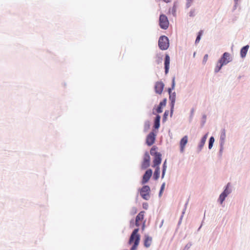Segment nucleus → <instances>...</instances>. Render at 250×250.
I'll return each instance as SVG.
<instances>
[{
	"instance_id": "obj_1",
	"label": "nucleus",
	"mask_w": 250,
	"mask_h": 250,
	"mask_svg": "<svg viewBox=\"0 0 250 250\" xmlns=\"http://www.w3.org/2000/svg\"><path fill=\"white\" fill-rule=\"evenodd\" d=\"M139 229H135L131 234L129 238L128 243L131 245L133 243L130 250H136L139 244L140 240V235L138 233Z\"/></svg>"
},
{
	"instance_id": "obj_2",
	"label": "nucleus",
	"mask_w": 250,
	"mask_h": 250,
	"mask_svg": "<svg viewBox=\"0 0 250 250\" xmlns=\"http://www.w3.org/2000/svg\"><path fill=\"white\" fill-rule=\"evenodd\" d=\"M150 153L152 156H154L152 167H159L162 161V155L160 153L156 151V147L155 146L151 148Z\"/></svg>"
},
{
	"instance_id": "obj_3",
	"label": "nucleus",
	"mask_w": 250,
	"mask_h": 250,
	"mask_svg": "<svg viewBox=\"0 0 250 250\" xmlns=\"http://www.w3.org/2000/svg\"><path fill=\"white\" fill-rule=\"evenodd\" d=\"M145 212L142 211L137 215L135 219V226L139 227L142 224V229L144 230L145 227V221H144V216Z\"/></svg>"
},
{
	"instance_id": "obj_4",
	"label": "nucleus",
	"mask_w": 250,
	"mask_h": 250,
	"mask_svg": "<svg viewBox=\"0 0 250 250\" xmlns=\"http://www.w3.org/2000/svg\"><path fill=\"white\" fill-rule=\"evenodd\" d=\"M158 45L161 50H167L169 47L168 38L165 36L160 37L158 41Z\"/></svg>"
},
{
	"instance_id": "obj_5",
	"label": "nucleus",
	"mask_w": 250,
	"mask_h": 250,
	"mask_svg": "<svg viewBox=\"0 0 250 250\" xmlns=\"http://www.w3.org/2000/svg\"><path fill=\"white\" fill-rule=\"evenodd\" d=\"M159 25L163 29H167L168 27L169 21L166 15L162 14L160 16Z\"/></svg>"
},
{
	"instance_id": "obj_6",
	"label": "nucleus",
	"mask_w": 250,
	"mask_h": 250,
	"mask_svg": "<svg viewBox=\"0 0 250 250\" xmlns=\"http://www.w3.org/2000/svg\"><path fill=\"white\" fill-rule=\"evenodd\" d=\"M150 188L148 186H144L140 190V194L145 200H147L149 198Z\"/></svg>"
},
{
	"instance_id": "obj_7",
	"label": "nucleus",
	"mask_w": 250,
	"mask_h": 250,
	"mask_svg": "<svg viewBox=\"0 0 250 250\" xmlns=\"http://www.w3.org/2000/svg\"><path fill=\"white\" fill-rule=\"evenodd\" d=\"M150 165V156L147 152L145 153L143 161L142 164V168L146 169Z\"/></svg>"
},
{
	"instance_id": "obj_8",
	"label": "nucleus",
	"mask_w": 250,
	"mask_h": 250,
	"mask_svg": "<svg viewBox=\"0 0 250 250\" xmlns=\"http://www.w3.org/2000/svg\"><path fill=\"white\" fill-rule=\"evenodd\" d=\"M155 140V135L152 132H150L147 136L146 139V144L150 146L152 145Z\"/></svg>"
},
{
	"instance_id": "obj_9",
	"label": "nucleus",
	"mask_w": 250,
	"mask_h": 250,
	"mask_svg": "<svg viewBox=\"0 0 250 250\" xmlns=\"http://www.w3.org/2000/svg\"><path fill=\"white\" fill-rule=\"evenodd\" d=\"M164 87V84L162 82L160 81L156 82L155 85V90L156 93L161 94L163 91Z\"/></svg>"
},
{
	"instance_id": "obj_10",
	"label": "nucleus",
	"mask_w": 250,
	"mask_h": 250,
	"mask_svg": "<svg viewBox=\"0 0 250 250\" xmlns=\"http://www.w3.org/2000/svg\"><path fill=\"white\" fill-rule=\"evenodd\" d=\"M152 171L150 169H148L146 171L143 177L142 184H144L149 181L152 175Z\"/></svg>"
},
{
	"instance_id": "obj_11",
	"label": "nucleus",
	"mask_w": 250,
	"mask_h": 250,
	"mask_svg": "<svg viewBox=\"0 0 250 250\" xmlns=\"http://www.w3.org/2000/svg\"><path fill=\"white\" fill-rule=\"evenodd\" d=\"M188 141V137L186 135L184 136L180 141V151L181 152H183L185 149V146L187 144Z\"/></svg>"
},
{
	"instance_id": "obj_12",
	"label": "nucleus",
	"mask_w": 250,
	"mask_h": 250,
	"mask_svg": "<svg viewBox=\"0 0 250 250\" xmlns=\"http://www.w3.org/2000/svg\"><path fill=\"white\" fill-rule=\"evenodd\" d=\"M220 62H222L224 65L227 64L230 62V55L228 52L224 53L223 57L219 61Z\"/></svg>"
},
{
	"instance_id": "obj_13",
	"label": "nucleus",
	"mask_w": 250,
	"mask_h": 250,
	"mask_svg": "<svg viewBox=\"0 0 250 250\" xmlns=\"http://www.w3.org/2000/svg\"><path fill=\"white\" fill-rule=\"evenodd\" d=\"M168 92L169 94V100L171 103V113L173 112V109L174 108V103L176 99V94L175 93H173V94H171V89L169 88Z\"/></svg>"
},
{
	"instance_id": "obj_14",
	"label": "nucleus",
	"mask_w": 250,
	"mask_h": 250,
	"mask_svg": "<svg viewBox=\"0 0 250 250\" xmlns=\"http://www.w3.org/2000/svg\"><path fill=\"white\" fill-rule=\"evenodd\" d=\"M152 238L148 235H146L144 237V246L146 248L149 247L152 243Z\"/></svg>"
},
{
	"instance_id": "obj_15",
	"label": "nucleus",
	"mask_w": 250,
	"mask_h": 250,
	"mask_svg": "<svg viewBox=\"0 0 250 250\" xmlns=\"http://www.w3.org/2000/svg\"><path fill=\"white\" fill-rule=\"evenodd\" d=\"M169 64L170 57L168 55H166L165 59V69L166 74H167L168 72Z\"/></svg>"
},
{
	"instance_id": "obj_16",
	"label": "nucleus",
	"mask_w": 250,
	"mask_h": 250,
	"mask_svg": "<svg viewBox=\"0 0 250 250\" xmlns=\"http://www.w3.org/2000/svg\"><path fill=\"white\" fill-rule=\"evenodd\" d=\"M208 137V134H205L202 138L198 146L199 150L201 151Z\"/></svg>"
},
{
	"instance_id": "obj_17",
	"label": "nucleus",
	"mask_w": 250,
	"mask_h": 250,
	"mask_svg": "<svg viewBox=\"0 0 250 250\" xmlns=\"http://www.w3.org/2000/svg\"><path fill=\"white\" fill-rule=\"evenodd\" d=\"M249 45H247L245 46H244L241 49V51H240V55H241V57L242 58H244L246 57V54L247 53V52L248 51V49H249Z\"/></svg>"
},
{
	"instance_id": "obj_18",
	"label": "nucleus",
	"mask_w": 250,
	"mask_h": 250,
	"mask_svg": "<svg viewBox=\"0 0 250 250\" xmlns=\"http://www.w3.org/2000/svg\"><path fill=\"white\" fill-rule=\"evenodd\" d=\"M166 104V100L165 99L160 103L159 105L156 109L157 112L159 113L162 112V107L165 106Z\"/></svg>"
},
{
	"instance_id": "obj_19",
	"label": "nucleus",
	"mask_w": 250,
	"mask_h": 250,
	"mask_svg": "<svg viewBox=\"0 0 250 250\" xmlns=\"http://www.w3.org/2000/svg\"><path fill=\"white\" fill-rule=\"evenodd\" d=\"M155 168L156 169L153 174V178L157 180L160 177V171L159 167H156Z\"/></svg>"
},
{
	"instance_id": "obj_20",
	"label": "nucleus",
	"mask_w": 250,
	"mask_h": 250,
	"mask_svg": "<svg viewBox=\"0 0 250 250\" xmlns=\"http://www.w3.org/2000/svg\"><path fill=\"white\" fill-rule=\"evenodd\" d=\"M161 117L157 115L155 118L154 127L156 129H158L160 127V121Z\"/></svg>"
},
{
	"instance_id": "obj_21",
	"label": "nucleus",
	"mask_w": 250,
	"mask_h": 250,
	"mask_svg": "<svg viewBox=\"0 0 250 250\" xmlns=\"http://www.w3.org/2000/svg\"><path fill=\"white\" fill-rule=\"evenodd\" d=\"M224 64L222 63V62H218V63L217 64L216 67L215 68V72H218L219 71V70L221 69L223 65Z\"/></svg>"
},
{
	"instance_id": "obj_22",
	"label": "nucleus",
	"mask_w": 250,
	"mask_h": 250,
	"mask_svg": "<svg viewBox=\"0 0 250 250\" xmlns=\"http://www.w3.org/2000/svg\"><path fill=\"white\" fill-rule=\"evenodd\" d=\"M226 138V132L225 130H223L220 135V141L221 144L224 143Z\"/></svg>"
},
{
	"instance_id": "obj_23",
	"label": "nucleus",
	"mask_w": 250,
	"mask_h": 250,
	"mask_svg": "<svg viewBox=\"0 0 250 250\" xmlns=\"http://www.w3.org/2000/svg\"><path fill=\"white\" fill-rule=\"evenodd\" d=\"M229 184L228 183L227 186H226V188L224 190V191L222 193L224 195H226V196H227L230 193V190L229 189Z\"/></svg>"
},
{
	"instance_id": "obj_24",
	"label": "nucleus",
	"mask_w": 250,
	"mask_h": 250,
	"mask_svg": "<svg viewBox=\"0 0 250 250\" xmlns=\"http://www.w3.org/2000/svg\"><path fill=\"white\" fill-rule=\"evenodd\" d=\"M166 163H167V161L166 160L164 162V164H163V171H162V178H163L164 176H165V172H166V169H167V165H166Z\"/></svg>"
},
{
	"instance_id": "obj_25",
	"label": "nucleus",
	"mask_w": 250,
	"mask_h": 250,
	"mask_svg": "<svg viewBox=\"0 0 250 250\" xmlns=\"http://www.w3.org/2000/svg\"><path fill=\"white\" fill-rule=\"evenodd\" d=\"M214 142V138L213 137H211L209 139V144H208V148L211 149L212 147L213 144Z\"/></svg>"
},
{
	"instance_id": "obj_26",
	"label": "nucleus",
	"mask_w": 250,
	"mask_h": 250,
	"mask_svg": "<svg viewBox=\"0 0 250 250\" xmlns=\"http://www.w3.org/2000/svg\"><path fill=\"white\" fill-rule=\"evenodd\" d=\"M226 195H224L222 193L220 194L219 198V201H220V203L222 204L224 201L225 200Z\"/></svg>"
},
{
	"instance_id": "obj_27",
	"label": "nucleus",
	"mask_w": 250,
	"mask_h": 250,
	"mask_svg": "<svg viewBox=\"0 0 250 250\" xmlns=\"http://www.w3.org/2000/svg\"><path fill=\"white\" fill-rule=\"evenodd\" d=\"M202 34H203V31L201 30L199 32L198 35L197 36L196 41H195V43H198L199 42Z\"/></svg>"
},
{
	"instance_id": "obj_28",
	"label": "nucleus",
	"mask_w": 250,
	"mask_h": 250,
	"mask_svg": "<svg viewBox=\"0 0 250 250\" xmlns=\"http://www.w3.org/2000/svg\"><path fill=\"white\" fill-rule=\"evenodd\" d=\"M165 183H163L162 186H161V189H160V193H159V195L161 196L164 188H165Z\"/></svg>"
},
{
	"instance_id": "obj_29",
	"label": "nucleus",
	"mask_w": 250,
	"mask_h": 250,
	"mask_svg": "<svg viewBox=\"0 0 250 250\" xmlns=\"http://www.w3.org/2000/svg\"><path fill=\"white\" fill-rule=\"evenodd\" d=\"M193 0H187V2L186 4V6L187 8H188L190 6Z\"/></svg>"
},
{
	"instance_id": "obj_30",
	"label": "nucleus",
	"mask_w": 250,
	"mask_h": 250,
	"mask_svg": "<svg viewBox=\"0 0 250 250\" xmlns=\"http://www.w3.org/2000/svg\"><path fill=\"white\" fill-rule=\"evenodd\" d=\"M148 207V205L147 203H144L143 204V208L145 209H147Z\"/></svg>"
},
{
	"instance_id": "obj_31",
	"label": "nucleus",
	"mask_w": 250,
	"mask_h": 250,
	"mask_svg": "<svg viewBox=\"0 0 250 250\" xmlns=\"http://www.w3.org/2000/svg\"><path fill=\"white\" fill-rule=\"evenodd\" d=\"M169 111L168 110H166L164 114V119H166L167 116L168 115Z\"/></svg>"
},
{
	"instance_id": "obj_32",
	"label": "nucleus",
	"mask_w": 250,
	"mask_h": 250,
	"mask_svg": "<svg viewBox=\"0 0 250 250\" xmlns=\"http://www.w3.org/2000/svg\"><path fill=\"white\" fill-rule=\"evenodd\" d=\"M194 13H195V10H191L190 11L189 15L190 17H192V16H194Z\"/></svg>"
},
{
	"instance_id": "obj_33",
	"label": "nucleus",
	"mask_w": 250,
	"mask_h": 250,
	"mask_svg": "<svg viewBox=\"0 0 250 250\" xmlns=\"http://www.w3.org/2000/svg\"><path fill=\"white\" fill-rule=\"evenodd\" d=\"M175 87V78H173L172 79V88L174 89Z\"/></svg>"
},
{
	"instance_id": "obj_34",
	"label": "nucleus",
	"mask_w": 250,
	"mask_h": 250,
	"mask_svg": "<svg viewBox=\"0 0 250 250\" xmlns=\"http://www.w3.org/2000/svg\"><path fill=\"white\" fill-rule=\"evenodd\" d=\"M208 59V55L207 54L205 55L204 57V62H206Z\"/></svg>"
},
{
	"instance_id": "obj_35",
	"label": "nucleus",
	"mask_w": 250,
	"mask_h": 250,
	"mask_svg": "<svg viewBox=\"0 0 250 250\" xmlns=\"http://www.w3.org/2000/svg\"><path fill=\"white\" fill-rule=\"evenodd\" d=\"M132 211H133V213L135 214V213H136L137 212V208H132Z\"/></svg>"
}]
</instances>
